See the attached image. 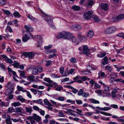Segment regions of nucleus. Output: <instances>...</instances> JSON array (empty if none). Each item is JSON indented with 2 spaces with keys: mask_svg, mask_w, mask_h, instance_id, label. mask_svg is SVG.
<instances>
[{
  "mask_svg": "<svg viewBox=\"0 0 124 124\" xmlns=\"http://www.w3.org/2000/svg\"><path fill=\"white\" fill-rule=\"evenodd\" d=\"M116 30V29L114 27H108L104 30V33L106 34H109L114 33Z\"/></svg>",
  "mask_w": 124,
  "mask_h": 124,
  "instance_id": "nucleus-1",
  "label": "nucleus"
},
{
  "mask_svg": "<svg viewBox=\"0 0 124 124\" xmlns=\"http://www.w3.org/2000/svg\"><path fill=\"white\" fill-rule=\"evenodd\" d=\"M92 16V12L91 11H89L85 12L84 15V17L87 20H89L90 18Z\"/></svg>",
  "mask_w": 124,
  "mask_h": 124,
  "instance_id": "nucleus-2",
  "label": "nucleus"
},
{
  "mask_svg": "<svg viewBox=\"0 0 124 124\" xmlns=\"http://www.w3.org/2000/svg\"><path fill=\"white\" fill-rule=\"evenodd\" d=\"M23 54L26 57H28L30 59H33L34 57V53L32 52H25L23 53Z\"/></svg>",
  "mask_w": 124,
  "mask_h": 124,
  "instance_id": "nucleus-3",
  "label": "nucleus"
},
{
  "mask_svg": "<svg viewBox=\"0 0 124 124\" xmlns=\"http://www.w3.org/2000/svg\"><path fill=\"white\" fill-rule=\"evenodd\" d=\"M46 21L49 24L50 26L53 29L55 28V27L53 23V21L52 19L50 18L49 17L47 18L46 19Z\"/></svg>",
  "mask_w": 124,
  "mask_h": 124,
  "instance_id": "nucleus-4",
  "label": "nucleus"
},
{
  "mask_svg": "<svg viewBox=\"0 0 124 124\" xmlns=\"http://www.w3.org/2000/svg\"><path fill=\"white\" fill-rule=\"evenodd\" d=\"M100 6L101 9L105 11L107 10L108 8V5L107 4L101 3V4Z\"/></svg>",
  "mask_w": 124,
  "mask_h": 124,
  "instance_id": "nucleus-5",
  "label": "nucleus"
},
{
  "mask_svg": "<svg viewBox=\"0 0 124 124\" xmlns=\"http://www.w3.org/2000/svg\"><path fill=\"white\" fill-rule=\"evenodd\" d=\"M81 28V27L79 25L74 24L71 27V28L74 30H79Z\"/></svg>",
  "mask_w": 124,
  "mask_h": 124,
  "instance_id": "nucleus-6",
  "label": "nucleus"
},
{
  "mask_svg": "<svg viewBox=\"0 0 124 124\" xmlns=\"http://www.w3.org/2000/svg\"><path fill=\"white\" fill-rule=\"evenodd\" d=\"M66 31H64L60 32L58 36V39L63 38L65 39L66 36V35L67 34H66Z\"/></svg>",
  "mask_w": 124,
  "mask_h": 124,
  "instance_id": "nucleus-7",
  "label": "nucleus"
},
{
  "mask_svg": "<svg viewBox=\"0 0 124 124\" xmlns=\"http://www.w3.org/2000/svg\"><path fill=\"white\" fill-rule=\"evenodd\" d=\"M66 34L65 39L67 40H69L72 39L73 36L71 33L68 32L66 31Z\"/></svg>",
  "mask_w": 124,
  "mask_h": 124,
  "instance_id": "nucleus-8",
  "label": "nucleus"
},
{
  "mask_svg": "<svg viewBox=\"0 0 124 124\" xmlns=\"http://www.w3.org/2000/svg\"><path fill=\"white\" fill-rule=\"evenodd\" d=\"M33 116L34 119L38 122H39L41 120V118L39 116L37 115L36 114H34Z\"/></svg>",
  "mask_w": 124,
  "mask_h": 124,
  "instance_id": "nucleus-9",
  "label": "nucleus"
},
{
  "mask_svg": "<svg viewBox=\"0 0 124 124\" xmlns=\"http://www.w3.org/2000/svg\"><path fill=\"white\" fill-rule=\"evenodd\" d=\"M83 53L84 54H88L89 50L88 48V47L86 46H83Z\"/></svg>",
  "mask_w": 124,
  "mask_h": 124,
  "instance_id": "nucleus-10",
  "label": "nucleus"
},
{
  "mask_svg": "<svg viewBox=\"0 0 124 124\" xmlns=\"http://www.w3.org/2000/svg\"><path fill=\"white\" fill-rule=\"evenodd\" d=\"M24 28L26 30V32H29L30 31H33L32 28L31 26L29 25L28 26L25 25Z\"/></svg>",
  "mask_w": 124,
  "mask_h": 124,
  "instance_id": "nucleus-11",
  "label": "nucleus"
},
{
  "mask_svg": "<svg viewBox=\"0 0 124 124\" xmlns=\"http://www.w3.org/2000/svg\"><path fill=\"white\" fill-rule=\"evenodd\" d=\"M27 16V17L29 19H30L31 20L36 22H37L38 21V20L36 18L33 17L30 14H28Z\"/></svg>",
  "mask_w": 124,
  "mask_h": 124,
  "instance_id": "nucleus-12",
  "label": "nucleus"
},
{
  "mask_svg": "<svg viewBox=\"0 0 124 124\" xmlns=\"http://www.w3.org/2000/svg\"><path fill=\"white\" fill-rule=\"evenodd\" d=\"M11 118L9 115H8L6 119L5 122L7 124H11L12 121L11 120Z\"/></svg>",
  "mask_w": 124,
  "mask_h": 124,
  "instance_id": "nucleus-13",
  "label": "nucleus"
},
{
  "mask_svg": "<svg viewBox=\"0 0 124 124\" xmlns=\"http://www.w3.org/2000/svg\"><path fill=\"white\" fill-rule=\"evenodd\" d=\"M87 4L89 6L92 7V6L94 4V1L92 0H87Z\"/></svg>",
  "mask_w": 124,
  "mask_h": 124,
  "instance_id": "nucleus-14",
  "label": "nucleus"
},
{
  "mask_svg": "<svg viewBox=\"0 0 124 124\" xmlns=\"http://www.w3.org/2000/svg\"><path fill=\"white\" fill-rule=\"evenodd\" d=\"M35 77L33 75L29 76L27 77V79L29 80L31 82L35 81Z\"/></svg>",
  "mask_w": 124,
  "mask_h": 124,
  "instance_id": "nucleus-15",
  "label": "nucleus"
},
{
  "mask_svg": "<svg viewBox=\"0 0 124 124\" xmlns=\"http://www.w3.org/2000/svg\"><path fill=\"white\" fill-rule=\"evenodd\" d=\"M33 102L37 103L42 105L43 104L42 101L41 99H39L37 100H34L32 101Z\"/></svg>",
  "mask_w": 124,
  "mask_h": 124,
  "instance_id": "nucleus-16",
  "label": "nucleus"
},
{
  "mask_svg": "<svg viewBox=\"0 0 124 124\" xmlns=\"http://www.w3.org/2000/svg\"><path fill=\"white\" fill-rule=\"evenodd\" d=\"M94 35L93 31L91 30L89 31L88 32L87 36L89 38H91Z\"/></svg>",
  "mask_w": 124,
  "mask_h": 124,
  "instance_id": "nucleus-17",
  "label": "nucleus"
},
{
  "mask_svg": "<svg viewBox=\"0 0 124 124\" xmlns=\"http://www.w3.org/2000/svg\"><path fill=\"white\" fill-rule=\"evenodd\" d=\"M11 105L12 106L16 107L21 105V104L19 102H15L12 103Z\"/></svg>",
  "mask_w": 124,
  "mask_h": 124,
  "instance_id": "nucleus-18",
  "label": "nucleus"
},
{
  "mask_svg": "<svg viewBox=\"0 0 124 124\" xmlns=\"http://www.w3.org/2000/svg\"><path fill=\"white\" fill-rule=\"evenodd\" d=\"M18 71L20 73V75L21 77L24 78H26V76L25 75V72L24 71H22L21 70H18Z\"/></svg>",
  "mask_w": 124,
  "mask_h": 124,
  "instance_id": "nucleus-19",
  "label": "nucleus"
},
{
  "mask_svg": "<svg viewBox=\"0 0 124 124\" xmlns=\"http://www.w3.org/2000/svg\"><path fill=\"white\" fill-rule=\"evenodd\" d=\"M124 19V15H119L117 16L116 18V20L118 21H120Z\"/></svg>",
  "mask_w": 124,
  "mask_h": 124,
  "instance_id": "nucleus-20",
  "label": "nucleus"
},
{
  "mask_svg": "<svg viewBox=\"0 0 124 124\" xmlns=\"http://www.w3.org/2000/svg\"><path fill=\"white\" fill-rule=\"evenodd\" d=\"M93 20L96 23L98 22L101 21L100 19L97 16H94L93 17Z\"/></svg>",
  "mask_w": 124,
  "mask_h": 124,
  "instance_id": "nucleus-21",
  "label": "nucleus"
},
{
  "mask_svg": "<svg viewBox=\"0 0 124 124\" xmlns=\"http://www.w3.org/2000/svg\"><path fill=\"white\" fill-rule=\"evenodd\" d=\"M72 9L75 11H79L80 10V8L79 7L76 5H74L72 7Z\"/></svg>",
  "mask_w": 124,
  "mask_h": 124,
  "instance_id": "nucleus-22",
  "label": "nucleus"
},
{
  "mask_svg": "<svg viewBox=\"0 0 124 124\" xmlns=\"http://www.w3.org/2000/svg\"><path fill=\"white\" fill-rule=\"evenodd\" d=\"M44 102L45 105L48 106H53V105L51 104L48 101L47 99H45L44 100Z\"/></svg>",
  "mask_w": 124,
  "mask_h": 124,
  "instance_id": "nucleus-23",
  "label": "nucleus"
},
{
  "mask_svg": "<svg viewBox=\"0 0 124 124\" xmlns=\"http://www.w3.org/2000/svg\"><path fill=\"white\" fill-rule=\"evenodd\" d=\"M103 61L102 62V64L103 65H105L108 63V59L107 56H105L103 59Z\"/></svg>",
  "mask_w": 124,
  "mask_h": 124,
  "instance_id": "nucleus-24",
  "label": "nucleus"
},
{
  "mask_svg": "<svg viewBox=\"0 0 124 124\" xmlns=\"http://www.w3.org/2000/svg\"><path fill=\"white\" fill-rule=\"evenodd\" d=\"M25 109L27 112L29 113L30 114L31 113L32 111V110L31 108H28L27 107H25Z\"/></svg>",
  "mask_w": 124,
  "mask_h": 124,
  "instance_id": "nucleus-25",
  "label": "nucleus"
},
{
  "mask_svg": "<svg viewBox=\"0 0 124 124\" xmlns=\"http://www.w3.org/2000/svg\"><path fill=\"white\" fill-rule=\"evenodd\" d=\"M25 36L23 37L22 40L23 42H26L30 38V37L28 36L27 34H25Z\"/></svg>",
  "mask_w": 124,
  "mask_h": 124,
  "instance_id": "nucleus-26",
  "label": "nucleus"
},
{
  "mask_svg": "<svg viewBox=\"0 0 124 124\" xmlns=\"http://www.w3.org/2000/svg\"><path fill=\"white\" fill-rule=\"evenodd\" d=\"M104 68L105 70H108L109 72L111 71L112 70L111 66H109L108 65H107L105 66Z\"/></svg>",
  "mask_w": 124,
  "mask_h": 124,
  "instance_id": "nucleus-27",
  "label": "nucleus"
},
{
  "mask_svg": "<svg viewBox=\"0 0 124 124\" xmlns=\"http://www.w3.org/2000/svg\"><path fill=\"white\" fill-rule=\"evenodd\" d=\"M70 74L68 68L65 71L64 73L62 74V76H66Z\"/></svg>",
  "mask_w": 124,
  "mask_h": 124,
  "instance_id": "nucleus-28",
  "label": "nucleus"
},
{
  "mask_svg": "<svg viewBox=\"0 0 124 124\" xmlns=\"http://www.w3.org/2000/svg\"><path fill=\"white\" fill-rule=\"evenodd\" d=\"M109 76L110 77V78H115L117 77V76L116 74L114 72H112L110 74Z\"/></svg>",
  "mask_w": 124,
  "mask_h": 124,
  "instance_id": "nucleus-29",
  "label": "nucleus"
},
{
  "mask_svg": "<svg viewBox=\"0 0 124 124\" xmlns=\"http://www.w3.org/2000/svg\"><path fill=\"white\" fill-rule=\"evenodd\" d=\"M14 67L16 68H19V65L18 62L15 61L14 63L12 65Z\"/></svg>",
  "mask_w": 124,
  "mask_h": 124,
  "instance_id": "nucleus-30",
  "label": "nucleus"
},
{
  "mask_svg": "<svg viewBox=\"0 0 124 124\" xmlns=\"http://www.w3.org/2000/svg\"><path fill=\"white\" fill-rule=\"evenodd\" d=\"M15 110L16 112L18 114L20 115L21 114L22 110L21 108H15Z\"/></svg>",
  "mask_w": 124,
  "mask_h": 124,
  "instance_id": "nucleus-31",
  "label": "nucleus"
},
{
  "mask_svg": "<svg viewBox=\"0 0 124 124\" xmlns=\"http://www.w3.org/2000/svg\"><path fill=\"white\" fill-rule=\"evenodd\" d=\"M13 15L15 17L19 18L21 16L20 15L19 13L17 11L13 13Z\"/></svg>",
  "mask_w": 124,
  "mask_h": 124,
  "instance_id": "nucleus-32",
  "label": "nucleus"
},
{
  "mask_svg": "<svg viewBox=\"0 0 124 124\" xmlns=\"http://www.w3.org/2000/svg\"><path fill=\"white\" fill-rule=\"evenodd\" d=\"M78 38L82 42L85 41L86 40V38L83 36L79 37Z\"/></svg>",
  "mask_w": 124,
  "mask_h": 124,
  "instance_id": "nucleus-33",
  "label": "nucleus"
},
{
  "mask_svg": "<svg viewBox=\"0 0 124 124\" xmlns=\"http://www.w3.org/2000/svg\"><path fill=\"white\" fill-rule=\"evenodd\" d=\"M46 67H48L50 66L51 64V63L52 62V61L51 60L46 61Z\"/></svg>",
  "mask_w": 124,
  "mask_h": 124,
  "instance_id": "nucleus-34",
  "label": "nucleus"
},
{
  "mask_svg": "<svg viewBox=\"0 0 124 124\" xmlns=\"http://www.w3.org/2000/svg\"><path fill=\"white\" fill-rule=\"evenodd\" d=\"M100 113L105 115L108 116H111L112 115L110 113L105 112L103 111H101Z\"/></svg>",
  "mask_w": 124,
  "mask_h": 124,
  "instance_id": "nucleus-35",
  "label": "nucleus"
},
{
  "mask_svg": "<svg viewBox=\"0 0 124 124\" xmlns=\"http://www.w3.org/2000/svg\"><path fill=\"white\" fill-rule=\"evenodd\" d=\"M90 101L92 103L94 104H99L100 103L98 101L93 99H91Z\"/></svg>",
  "mask_w": 124,
  "mask_h": 124,
  "instance_id": "nucleus-36",
  "label": "nucleus"
},
{
  "mask_svg": "<svg viewBox=\"0 0 124 124\" xmlns=\"http://www.w3.org/2000/svg\"><path fill=\"white\" fill-rule=\"evenodd\" d=\"M44 80L45 81L49 83H51L53 82V81L51 80L49 78H44Z\"/></svg>",
  "mask_w": 124,
  "mask_h": 124,
  "instance_id": "nucleus-37",
  "label": "nucleus"
},
{
  "mask_svg": "<svg viewBox=\"0 0 124 124\" xmlns=\"http://www.w3.org/2000/svg\"><path fill=\"white\" fill-rule=\"evenodd\" d=\"M5 61L6 63H11L13 62V61L10 59L8 58L6 59Z\"/></svg>",
  "mask_w": 124,
  "mask_h": 124,
  "instance_id": "nucleus-38",
  "label": "nucleus"
},
{
  "mask_svg": "<svg viewBox=\"0 0 124 124\" xmlns=\"http://www.w3.org/2000/svg\"><path fill=\"white\" fill-rule=\"evenodd\" d=\"M33 109L35 110L39 111L40 109L36 106H33Z\"/></svg>",
  "mask_w": 124,
  "mask_h": 124,
  "instance_id": "nucleus-39",
  "label": "nucleus"
},
{
  "mask_svg": "<svg viewBox=\"0 0 124 124\" xmlns=\"http://www.w3.org/2000/svg\"><path fill=\"white\" fill-rule=\"evenodd\" d=\"M38 71L36 68L33 69L32 71V74L33 75H36L38 73Z\"/></svg>",
  "mask_w": 124,
  "mask_h": 124,
  "instance_id": "nucleus-40",
  "label": "nucleus"
},
{
  "mask_svg": "<svg viewBox=\"0 0 124 124\" xmlns=\"http://www.w3.org/2000/svg\"><path fill=\"white\" fill-rule=\"evenodd\" d=\"M52 85H53V87H54L55 89L57 88V86H58L57 84L55 82L53 83L52 84Z\"/></svg>",
  "mask_w": 124,
  "mask_h": 124,
  "instance_id": "nucleus-41",
  "label": "nucleus"
},
{
  "mask_svg": "<svg viewBox=\"0 0 124 124\" xmlns=\"http://www.w3.org/2000/svg\"><path fill=\"white\" fill-rule=\"evenodd\" d=\"M38 72H41L42 71L43 68L41 66H39L36 68Z\"/></svg>",
  "mask_w": 124,
  "mask_h": 124,
  "instance_id": "nucleus-42",
  "label": "nucleus"
},
{
  "mask_svg": "<svg viewBox=\"0 0 124 124\" xmlns=\"http://www.w3.org/2000/svg\"><path fill=\"white\" fill-rule=\"evenodd\" d=\"M89 94L88 93H83L82 94V96L86 98L89 96Z\"/></svg>",
  "mask_w": 124,
  "mask_h": 124,
  "instance_id": "nucleus-43",
  "label": "nucleus"
},
{
  "mask_svg": "<svg viewBox=\"0 0 124 124\" xmlns=\"http://www.w3.org/2000/svg\"><path fill=\"white\" fill-rule=\"evenodd\" d=\"M63 88L62 86H58L56 88L55 90L56 91H60L61 90H62Z\"/></svg>",
  "mask_w": 124,
  "mask_h": 124,
  "instance_id": "nucleus-44",
  "label": "nucleus"
},
{
  "mask_svg": "<svg viewBox=\"0 0 124 124\" xmlns=\"http://www.w3.org/2000/svg\"><path fill=\"white\" fill-rule=\"evenodd\" d=\"M99 75V77H100V76H101V77H103L105 75V73L104 72H101L100 71L98 73Z\"/></svg>",
  "mask_w": 124,
  "mask_h": 124,
  "instance_id": "nucleus-45",
  "label": "nucleus"
},
{
  "mask_svg": "<svg viewBox=\"0 0 124 124\" xmlns=\"http://www.w3.org/2000/svg\"><path fill=\"white\" fill-rule=\"evenodd\" d=\"M111 109L110 108L108 107H105L103 108H101L100 109V110H102L107 111Z\"/></svg>",
  "mask_w": 124,
  "mask_h": 124,
  "instance_id": "nucleus-46",
  "label": "nucleus"
},
{
  "mask_svg": "<svg viewBox=\"0 0 124 124\" xmlns=\"http://www.w3.org/2000/svg\"><path fill=\"white\" fill-rule=\"evenodd\" d=\"M70 61L72 63H75L77 62L76 59L73 57H72L70 59Z\"/></svg>",
  "mask_w": 124,
  "mask_h": 124,
  "instance_id": "nucleus-47",
  "label": "nucleus"
},
{
  "mask_svg": "<svg viewBox=\"0 0 124 124\" xmlns=\"http://www.w3.org/2000/svg\"><path fill=\"white\" fill-rule=\"evenodd\" d=\"M7 30L10 32H13L10 26H7L6 28Z\"/></svg>",
  "mask_w": 124,
  "mask_h": 124,
  "instance_id": "nucleus-48",
  "label": "nucleus"
},
{
  "mask_svg": "<svg viewBox=\"0 0 124 124\" xmlns=\"http://www.w3.org/2000/svg\"><path fill=\"white\" fill-rule=\"evenodd\" d=\"M83 93V91L82 89H80L78 92V94L79 96L82 95V94Z\"/></svg>",
  "mask_w": 124,
  "mask_h": 124,
  "instance_id": "nucleus-49",
  "label": "nucleus"
},
{
  "mask_svg": "<svg viewBox=\"0 0 124 124\" xmlns=\"http://www.w3.org/2000/svg\"><path fill=\"white\" fill-rule=\"evenodd\" d=\"M87 70L89 71H90V70H94V69H93L92 68V67L90 65H87Z\"/></svg>",
  "mask_w": 124,
  "mask_h": 124,
  "instance_id": "nucleus-50",
  "label": "nucleus"
},
{
  "mask_svg": "<svg viewBox=\"0 0 124 124\" xmlns=\"http://www.w3.org/2000/svg\"><path fill=\"white\" fill-rule=\"evenodd\" d=\"M117 36L119 37L124 38V34L123 33H121L117 34Z\"/></svg>",
  "mask_w": 124,
  "mask_h": 124,
  "instance_id": "nucleus-51",
  "label": "nucleus"
},
{
  "mask_svg": "<svg viewBox=\"0 0 124 124\" xmlns=\"http://www.w3.org/2000/svg\"><path fill=\"white\" fill-rule=\"evenodd\" d=\"M75 101L77 104H81L82 103V101L81 100H76Z\"/></svg>",
  "mask_w": 124,
  "mask_h": 124,
  "instance_id": "nucleus-52",
  "label": "nucleus"
},
{
  "mask_svg": "<svg viewBox=\"0 0 124 124\" xmlns=\"http://www.w3.org/2000/svg\"><path fill=\"white\" fill-rule=\"evenodd\" d=\"M13 110V108L12 107H9L8 110V113L10 112L11 113L12 112V111Z\"/></svg>",
  "mask_w": 124,
  "mask_h": 124,
  "instance_id": "nucleus-53",
  "label": "nucleus"
},
{
  "mask_svg": "<svg viewBox=\"0 0 124 124\" xmlns=\"http://www.w3.org/2000/svg\"><path fill=\"white\" fill-rule=\"evenodd\" d=\"M42 41L41 40H40V41H39L38 42V44L36 45L37 47H39L41 45L42 43Z\"/></svg>",
  "mask_w": 124,
  "mask_h": 124,
  "instance_id": "nucleus-54",
  "label": "nucleus"
},
{
  "mask_svg": "<svg viewBox=\"0 0 124 124\" xmlns=\"http://www.w3.org/2000/svg\"><path fill=\"white\" fill-rule=\"evenodd\" d=\"M64 67H61L60 69V73L62 74L64 72Z\"/></svg>",
  "mask_w": 124,
  "mask_h": 124,
  "instance_id": "nucleus-55",
  "label": "nucleus"
},
{
  "mask_svg": "<svg viewBox=\"0 0 124 124\" xmlns=\"http://www.w3.org/2000/svg\"><path fill=\"white\" fill-rule=\"evenodd\" d=\"M94 86L95 88L96 87L95 89H96L97 88H99L100 87V85L98 83H95Z\"/></svg>",
  "mask_w": 124,
  "mask_h": 124,
  "instance_id": "nucleus-56",
  "label": "nucleus"
},
{
  "mask_svg": "<svg viewBox=\"0 0 124 124\" xmlns=\"http://www.w3.org/2000/svg\"><path fill=\"white\" fill-rule=\"evenodd\" d=\"M110 107H111L113 108H117L118 106L116 104H112L110 105Z\"/></svg>",
  "mask_w": 124,
  "mask_h": 124,
  "instance_id": "nucleus-57",
  "label": "nucleus"
},
{
  "mask_svg": "<svg viewBox=\"0 0 124 124\" xmlns=\"http://www.w3.org/2000/svg\"><path fill=\"white\" fill-rule=\"evenodd\" d=\"M94 113V112H86L85 113V115L87 116H91Z\"/></svg>",
  "mask_w": 124,
  "mask_h": 124,
  "instance_id": "nucleus-58",
  "label": "nucleus"
},
{
  "mask_svg": "<svg viewBox=\"0 0 124 124\" xmlns=\"http://www.w3.org/2000/svg\"><path fill=\"white\" fill-rule=\"evenodd\" d=\"M57 100L61 101H63L64 100V98L63 97H60L58 98Z\"/></svg>",
  "mask_w": 124,
  "mask_h": 124,
  "instance_id": "nucleus-59",
  "label": "nucleus"
},
{
  "mask_svg": "<svg viewBox=\"0 0 124 124\" xmlns=\"http://www.w3.org/2000/svg\"><path fill=\"white\" fill-rule=\"evenodd\" d=\"M104 91L107 93H108L109 91V87L108 86H105V89Z\"/></svg>",
  "mask_w": 124,
  "mask_h": 124,
  "instance_id": "nucleus-60",
  "label": "nucleus"
},
{
  "mask_svg": "<svg viewBox=\"0 0 124 124\" xmlns=\"http://www.w3.org/2000/svg\"><path fill=\"white\" fill-rule=\"evenodd\" d=\"M72 92L74 93H76L78 92V90L77 89L73 87V88L72 89Z\"/></svg>",
  "mask_w": 124,
  "mask_h": 124,
  "instance_id": "nucleus-61",
  "label": "nucleus"
},
{
  "mask_svg": "<svg viewBox=\"0 0 124 124\" xmlns=\"http://www.w3.org/2000/svg\"><path fill=\"white\" fill-rule=\"evenodd\" d=\"M5 65L2 63H0V68H2L3 69H5Z\"/></svg>",
  "mask_w": 124,
  "mask_h": 124,
  "instance_id": "nucleus-62",
  "label": "nucleus"
},
{
  "mask_svg": "<svg viewBox=\"0 0 124 124\" xmlns=\"http://www.w3.org/2000/svg\"><path fill=\"white\" fill-rule=\"evenodd\" d=\"M72 41L74 43H75L77 41V39L76 37H73L72 38Z\"/></svg>",
  "mask_w": 124,
  "mask_h": 124,
  "instance_id": "nucleus-63",
  "label": "nucleus"
},
{
  "mask_svg": "<svg viewBox=\"0 0 124 124\" xmlns=\"http://www.w3.org/2000/svg\"><path fill=\"white\" fill-rule=\"evenodd\" d=\"M55 55V54L54 53H52L50 54L49 56V58H53L54 56Z\"/></svg>",
  "mask_w": 124,
  "mask_h": 124,
  "instance_id": "nucleus-64",
  "label": "nucleus"
}]
</instances>
